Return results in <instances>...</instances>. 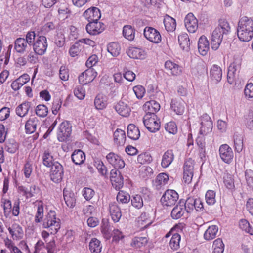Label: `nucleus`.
Listing matches in <instances>:
<instances>
[{"label": "nucleus", "mask_w": 253, "mask_h": 253, "mask_svg": "<svg viewBox=\"0 0 253 253\" xmlns=\"http://www.w3.org/2000/svg\"><path fill=\"white\" fill-rule=\"evenodd\" d=\"M237 36L242 42H249L253 37V20L247 16H243L239 20Z\"/></svg>", "instance_id": "f257e3e1"}, {"label": "nucleus", "mask_w": 253, "mask_h": 253, "mask_svg": "<svg viewBox=\"0 0 253 253\" xmlns=\"http://www.w3.org/2000/svg\"><path fill=\"white\" fill-rule=\"evenodd\" d=\"M60 226V220L57 218L55 211L50 210L43 220L42 227L47 229L51 234H55Z\"/></svg>", "instance_id": "f03ea898"}, {"label": "nucleus", "mask_w": 253, "mask_h": 253, "mask_svg": "<svg viewBox=\"0 0 253 253\" xmlns=\"http://www.w3.org/2000/svg\"><path fill=\"white\" fill-rule=\"evenodd\" d=\"M143 123L146 128L150 132L159 131L161 127L160 118L153 112H148L143 117Z\"/></svg>", "instance_id": "7ed1b4c3"}, {"label": "nucleus", "mask_w": 253, "mask_h": 253, "mask_svg": "<svg viewBox=\"0 0 253 253\" xmlns=\"http://www.w3.org/2000/svg\"><path fill=\"white\" fill-rule=\"evenodd\" d=\"M200 120L201 126L199 135L205 136L211 132L213 127L211 117L205 113L200 117Z\"/></svg>", "instance_id": "20e7f679"}, {"label": "nucleus", "mask_w": 253, "mask_h": 253, "mask_svg": "<svg viewBox=\"0 0 253 253\" xmlns=\"http://www.w3.org/2000/svg\"><path fill=\"white\" fill-rule=\"evenodd\" d=\"M50 170V180L56 183H60L63 179L64 175V169L61 164L55 162Z\"/></svg>", "instance_id": "39448f33"}, {"label": "nucleus", "mask_w": 253, "mask_h": 253, "mask_svg": "<svg viewBox=\"0 0 253 253\" xmlns=\"http://www.w3.org/2000/svg\"><path fill=\"white\" fill-rule=\"evenodd\" d=\"M72 132V126L68 121L63 122L59 126L57 137L60 142L66 141L70 136Z\"/></svg>", "instance_id": "423d86ee"}, {"label": "nucleus", "mask_w": 253, "mask_h": 253, "mask_svg": "<svg viewBox=\"0 0 253 253\" xmlns=\"http://www.w3.org/2000/svg\"><path fill=\"white\" fill-rule=\"evenodd\" d=\"M178 198L179 195L175 190L168 189L164 193L161 202L163 206L171 207L175 205Z\"/></svg>", "instance_id": "0eeeda50"}, {"label": "nucleus", "mask_w": 253, "mask_h": 253, "mask_svg": "<svg viewBox=\"0 0 253 253\" xmlns=\"http://www.w3.org/2000/svg\"><path fill=\"white\" fill-rule=\"evenodd\" d=\"M47 46V39L43 36H38L33 44L34 52L39 55H43L45 53Z\"/></svg>", "instance_id": "6e6552de"}, {"label": "nucleus", "mask_w": 253, "mask_h": 253, "mask_svg": "<svg viewBox=\"0 0 253 253\" xmlns=\"http://www.w3.org/2000/svg\"><path fill=\"white\" fill-rule=\"evenodd\" d=\"M18 193L22 196L24 197L26 199L35 196L39 192V188L35 184H32L29 187L23 185H18L17 187Z\"/></svg>", "instance_id": "1a4fd4ad"}, {"label": "nucleus", "mask_w": 253, "mask_h": 253, "mask_svg": "<svg viewBox=\"0 0 253 253\" xmlns=\"http://www.w3.org/2000/svg\"><path fill=\"white\" fill-rule=\"evenodd\" d=\"M144 37L150 42L158 43L161 42V35L160 32L151 27H146L143 31Z\"/></svg>", "instance_id": "9d476101"}, {"label": "nucleus", "mask_w": 253, "mask_h": 253, "mask_svg": "<svg viewBox=\"0 0 253 253\" xmlns=\"http://www.w3.org/2000/svg\"><path fill=\"white\" fill-rule=\"evenodd\" d=\"M219 156L225 163H231L234 158V153L232 148L227 144L221 145L219 149Z\"/></svg>", "instance_id": "9b49d317"}, {"label": "nucleus", "mask_w": 253, "mask_h": 253, "mask_svg": "<svg viewBox=\"0 0 253 253\" xmlns=\"http://www.w3.org/2000/svg\"><path fill=\"white\" fill-rule=\"evenodd\" d=\"M105 28L104 23L98 22V21L89 22L85 27L87 33L93 36L101 33L105 30Z\"/></svg>", "instance_id": "f8f14e48"}, {"label": "nucleus", "mask_w": 253, "mask_h": 253, "mask_svg": "<svg viewBox=\"0 0 253 253\" xmlns=\"http://www.w3.org/2000/svg\"><path fill=\"white\" fill-rule=\"evenodd\" d=\"M13 241H19L23 239L24 233L22 227L17 223L11 224L7 228Z\"/></svg>", "instance_id": "ddd939ff"}, {"label": "nucleus", "mask_w": 253, "mask_h": 253, "mask_svg": "<svg viewBox=\"0 0 253 253\" xmlns=\"http://www.w3.org/2000/svg\"><path fill=\"white\" fill-rule=\"evenodd\" d=\"M107 210L113 221L114 223L118 222L122 215L120 208L115 202H110L107 207Z\"/></svg>", "instance_id": "4468645a"}, {"label": "nucleus", "mask_w": 253, "mask_h": 253, "mask_svg": "<svg viewBox=\"0 0 253 253\" xmlns=\"http://www.w3.org/2000/svg\"><path fill=\"white\" fill-rule=\"evenodd\" d=\"M164 67L166 70L172 76H179L183 73L182 67L170 60L165 62Z\"/></svg>", "instance_id": "2eb2a0df"}, {"label": "nucleus", "mask_w": 253, "mask_h": 253, "mask_svg": "<svg viewBox=\"0 0 253 253\" xmlns=\"http://www.w3.org/2000/svg\"><path fill=\"white\" fill-rule=\"evenodd\" d=\"M110 181L113 187L116 190H120L124 185L123 177L121 172L116 169L110 171Z\"/></svg>", "instance_id": "dca6fc26"}, {"label": "nucleus", "mask_w": 253, "mask_h": 253, "mask_svg": "<svg viewBox=\"0 0 253 253\" xmlns=\"http://www.w3.org/2000/svg\"><path fill=\"white\" fill-rule=\"evenodd\" d=\"M97 75V73L94 69H88L79 76V82L81 84H86L92 82Z\"/></svg>", "instance_id": "f3484780"}, {"label": "nucleus", "mask_w": 253, "mask_h": 253, "mask_svg": "<svg viewBox=\"0 0 253 253\" xmlns=\"http://www.w3.org/2000/svg\"><path fill=\"white\" fill-rule=\"evenodd\" d=\"M184 24L188 31L191 33H195L198 27V20L192 13H189L185 17Z\"/></svg>", "instance_id": "a211bd4d"}, {"label": "nucleus", "mask_w": 253, "mask_h": 253, "mask_svg": "<svg viewBox=\"0 0 253 253\" xmlns=\"http://www.w3.org/2000/svg\"><path fill=\"white\" fill-rule=\"evenodd\" d=\"M83 16L88 22L98 21L101 18V12L99 8L96 7H91L86 10Z\"/></svg>", "instance_id": "6ab92c4d"}, {"label": "nucleus", "mask_w": 253, "mask_h": 253, "mask_svg": "<svg viewBox=\"0 0 253 253\" xmlns=\"http://www.w3.org/2000/svg\"><path fill=\"white\" fill-rule=\"evenodd\" d=\"M107 161L112 165L115 169H122L125 166V162L118 155L110 152L106 156Z\"/></svg>", "instance_id": "aec40b11"}, {"label": "nucleus", "mask_w": 253, "mask_h": 253, "mask_svg": "<svg viewBox=\"0 0 253 253\" xmlns=\"http://www.w3.org/2000/svg\"><path fill=\"white\" fill-rule=\"evenodd\" d=\"M224 34L219 31V29H215L212 32L211 39V46L213 50L218 49L223 39Z\"/></svg>", "instance_id": "412c9836"}, {"label": "nucleus", "mask_w": 253, "mask_h": 253, "mask_svg": "<svg viewBox=\"0 0 253 253\" xmlns=\"http://www.w3.org/2000/svg\"><path fill=\"white\" fill-rule=\"evenodd\" d=\"M186 213L185 208L183 204V200L181 199L173 208L170 215L173 219L176 220L182 217Z\"/></svg>", "instance_id": "4be33fe9"}, {"label": "nucleus", "mask_w": 253, "mask_h": 253, "mask_svg": "<svg viewBox=\"0 0 253 253\" xmlns=\"http://www.w3.org/2000/svg\"><path fill=\"white\" fill-rule=\"evenodd\" d=\"M151 223L152 222L149 218L148 214L146 212H143L138 217L135 226L138 230L141 231L147 228Z\"/></svg>", "instance_id": "5701e85b"}, {"label": "nucleus", "mask_w": 253, "mask_h": 253, "mask_svg": "<svg viewBox=\"0 0 253 253\" xmlns=\"http://www.w3.org/2000/svg\"><path fill=\"white\" fill-rule=\"evenodd\" d=\"M169 176L166 173L159 174L153 182V185L157 190L164 188L168 183Z\"/></svg>", "instance_id": "b1692460"}, {"label": "nucleus", "mask_w": 253, "mask_h": 253, "mask_svg": "<svg viewBox=\"0 0 253 253\" xmlns=\"http://www.w3.org/2000/svg\"><path fill=\"white\" fill-rule=\"evenodd\" d=\"M198 47L199 52L202 55L204 56L208 53L210 48L209 42L204 35L201 36L199 38Z\"/></svg>", "instance_id": "393cba45"}, {"label": "nucleus", "mask_w": 253, "mask_h": 253, "mask_svg": "<svg viewBox=\"0 0 253 253\" xmlns=\"http://www.w3.org/2000/svg\"><path fill=\"white\" fill-rule=\"evenodd\" d=\"M174 159L173 151L171 149L168 150L163 154L161 160V166L163 168H167L170 165Z\"/></svg>", "instance_id": "a878e982"}, {"label": "nucleus", "mask_w": 253, "mask_h": 253, "mask_svg": "<svg viewBox=\"0 0 253 253\" xmlns=\"http://www.w3.org/2000/svg\"><path fill=\"white\" fill-rule=\"evenodd\" d=\"M34 205L37 208L34 221L36 223H38L43 219L44 214L43 203L42 200H36L34 202Z\"/></svg>", "instance_id": "bb28decb"}, {"label": "nucleus", "mask_w": 253, "mask_h": 253, "mask_svg": "<svg viewBox=\"0 0 253 253\" xmlns=\"http://www.w3.org/2000/svg\"><path fill=\"white\" fill-rule=\"evenodd\" d=\"M129 57L133 59H144L145 57V51L141 48L130 47L126 51Z\"/></svg>", "instance_id": "cd10ccee"}, {"label": "nucleus", "mask_w": 253, "mask_h": 253, "mask_svg": "<svg viewBox=\"0 0 253 253\" xmlns=\"http://www.w3.org/2000/svg\"><path fill=\"white\" fill-rule=\"evenodd\" d=\"M222 71L221 68L217 65H213L210 70V77L215 83L220 81L222 78Z\"/></svg>", "instance_id": "c85d7f7f"}, {"label": "nucleus", "mask_w": 253, "mask_h": 253, "mask_svg": "<svg viewBox=\"0 0 253 253\" xmlns=\"http://www.w3.org/2000/svg\"><path fill=\"white\" fill-rule=\"evenodd\" d=\"M163 23L165 29L169 32H173L176 28V22L175 19L171 16L166 15L164 16Z\"/></svg>", "instance_id": "c756f323"}, {"label": "nucleus", "mask_w": 253, "mask_h": 253, "mask_svg": "<svg viewBox=\"0 0 253 253\" xmlns=\"http://www.w3.org/2000/svg\"><path fill=\"white\" fill-rule=\"evenodd\" d=\"M149 239L148 236L134 237L130 243L131 247L134 248H142L145 247L148 243Z\"/></svg>", "instance_id": "7c9ffc66"}, {"label": "nucleus", "mask_w": 253, "mask_h": 253, "mask_svg": "<svg viewBox=\"0 0 253 253\" xmlns=\"http://www.w3.org/2000/svg\"><path fill=\"white\" fill-rule=\"evenodd\" d=\"M3 243L5 248L9 251L8 253H24L9 237L5 238L3 239Z\"/></svg>", "instance_id": "2f4dec72"}, {"label": "nucleus", "mask_w": 253, "mask_h": 253, "mask_svg": "<svg viewBox=\"0 0 253 253\" xmlns=\"http://www.w3.org/2000/svg\"><path fill=\"white\" fill-rule=\"evenodd\" d=\"M127 134L130 139L136 140L140 136V132L138 127L133 124H130L127 126Z\"/></svg>", "instance_id": "473e14b6"}, {"label": "nucleus", "mask_w": 253, "mask_h": 253, "mask_svg": "<svg viewBox=\"0 0 253 253\" xmlns=\"http://www.w3.org/2000/svg\"><path fill=\"white\" fill-rule=\"evenodd\" d=\"M114 141L117 145H123L126 141V136L124 130L117 129L114 132Z\"/></svg>", "instance_id": "72a5a7b5"}, {"label": "nucleus", "mask_w": 253, "mask_h": 253, "mask_svg": "<svg viewBox=\"0 0 253 253\" xmlns=\"http://www.w3.org/2000/svg\"><path fill=\"white\" fill-rule=\"evenodd\" d=\"M100 231L104 238L110 239L112 237V234L110 230V224L108 219H102L100 225Z\"/></svg>", "instance_id": "f704fd0d"}, {"label": "nucleus", "mask_w": 253, "mask_h": 253, "mask_svg": "<svg viewBox=\"0 0 253 253\" xmlns=\"http://www.w3.org/2000/svg\"><path fill=\"white\" fill-rule=\"evenodd\" d=\"M180 46L183 50H188L190 48V42L188 34L186 33H181L178 37Z\"/></svg>", "instance_id": "c9c22d12"}, {"label": "nucleus", "mask_w": 253, "mask_h": 253, "mask_svg": "<svg viewBox=\"0 0 253 253\" xmlns=\"http://www.w3.org/2000/svg\"><path fill=\"white\" fill-rule=\"evenodd\" d=\"M94 105L98 110L105 109L107 105V97L103 94H98L94 99Z\"/></svg>", "instance_id": "e433bc0d"}, {"label": "nucleus", "mask_w": 253, "mask_h": 253, "mask_svg": "<svg viewBox=\"0 0 253 253\" xmlns=\"http://www.w3.org/2000/svg\"><path fill=\"white\" fill-rule=\"evenodd\" d=\"M71 158L75 164L81 165L84 162L85 155L84 153L81 150H76L73 152Z\"/></svg>", "instance_id": "4c0bfd02"}, {"label": "nucleus", "mask_w": 253, "mask_h": 253, "mask_svg": "<svg viewBox=\"0 0 253 253\" xmlns=\"http://www.w3.org/2000/svg\"><path fill=\"white\" fill-rule=\"evenodd\" d=\"M102 245L101 241L96 238H93L89 243V250L91 253H99L101 252Z\"/></svg>", "instance_id": "58836bf2"}, {"label": "nucleus", "mask_w": 253, "mask_h": 253, "mask_svg": "<svg viewBox=\"0 0 253 253\" xmlns=\"http://www.w3.org/2000/svg\"><path fill=\"white\" fill-rule=\"evenodd\" d=\"M218 231V228L217 226H210L204 234V238L207 241H210L214 239L216 236Z\"/></svg>", "instance_id": "ea45409f"}, {"label": "nucleus", "mask_w": 253, "mask_h": 253, "mask_svg": "<svg viewBox=\"0 0 253 253\" xmlns=\"http://www.w3.org/2000/svg\"><path fill=\"white\" fill-rule=\"evenodd\" d=\"M63 196L67 206L70 208H73L76 204V199L74 193L64 189Z\"/></svg>", "instance_id": "a19ab883"}, {"label": "nucleus", "mask_w": 253, "mask_h": 253, "mask_svg": "<svg viewBox=\"0 0 253 253\" xmlns=\"http://www.w3.org/2000/svg\"><path fill=\"white\" fill-rule=\"evenodd\" d=\"M28 46L27 42L25 41L24 38H17L14 43V49L18 53H23Z\"/></svg>", "instance_id": "79ce46f5"}, {"label": "nucleus", "mask_w": 253, "mask_h": 253, "mask_svg": "<svg viewBox=\"0 0 253 253\" xmlns=\"http://www.w3.org/2000/svg\"><path fill=\"white\" fill-rule=\"evenodd\" d=\"M38 120L36 118H30L26 123L25 128L26 133H34L37 128Z\"/></svg>", "instance_id": "37998d69"}, {"label": "nucleus", "mask_w": 253, "mask_h": 253, "mask_svg": "<svg viewBox=\"0 0 253 253\" xmlns=\"http://www.w3.org/2000/svg\"><path fill=\"white\" fill-rule=\"evenodd\" d=\"M135 31L130 25H125L123 27V35L124 37L129 41H132L135 38Z\"/></svg>", "instance_id": "c03bdc74"}, {"label": "nucleus", "mask_w": 253, "mask_h": 253, "mask_svg": "<svg viewBox=\"0 0 253 253\" xmlns=\"http://www.w3.org/2000/svg\"><path fill=\"white\" fill-rule=\"evenodd\" d=\"M94 166L97 169L98 172L104 177L107 176L108 170L104 164L103 162L98 158L94 160Z\"/></svg>", "instance_id": "a18cd8bd"}, {"label": "nucleus", "mask_w": 253, "mask_h": 253, "mask_svg": "<svg viewBox=\"0 0 253 253\" xmlns=\"http://www.w3.org/2000/svg\"><path fill=\"white\" fill-rule=\"evenodd\" d=\"M181 236L177 233L172 235L169 243L170 248L173 251L177 250L180 248Z\"/></svg>", "instance_id": "49530a36"}, {"label": "nucleus", "mask_w": 253, "mask_h": 253, "mask_svg": "<svg viewBox=\"0 0 253 253\" xmlns=\"http://www.w3.org/2000/svg\"><path fill=\"white\" fill-rule=\"evenodd\" d=\"M142 108L143 111H159L160 105L155 100H150L146 102Z\"/></svg>", "instance_id": "de8ad7c7"}, {"label": "nucleus", "mask_w": 253, "mask_h": 253, "mask_svg": "<svg viewBox=\"0 0 253 253\" xmlns=\"http://www.w3.org/2000/svg\"><path fill=\"white\" fill-rule=\"evenodd\" d=\"M216 29H219V31L222 34L227 35L230 32L231 27L227 21L225 19H220L218 26Z\"/></svg>", "instance_id": "09e8293b"}, {"label": "nucleus", "mask_w": 253, "mask_h": 253, "mask_svg": "<svg viewBox=\"0 0 253 253\" xmlns=\"http://www.w3.org/2000/svg\"><path fill=\"white\" fill-rule=\"evenodd\" d=\"M212 248V253H223L224 250V244L222 240L220 238L215 240L213 243Z\"/></svg>", "instance_id": "8fccbe9b"}, {"label": "nucleus", "mask_w": 253, "mask_h": 253, "mask_svg": "<svg viewBox=\"0 0 253 253\" xmlns=\"http://www.w3.org/2000/svg\"><path fill=\"white\" fill-rule=\"evenodd\" d=\"M107 50L113 56H117L120 53L121 47L118 43L112 42L108 45Z\"/></svg>", "instance_id": "3c124183"}, {"label": "nucleus", "mask_w": 253, "mask_h": 253, "mask_svg": "<svg viewBox=\"0 0 253 253\" xmlns=\"http://www.w3.org/2000/svg\"><path fill=\"white\" fill-rule=\"evenodd\" d=\"M234 142L235 151L237 152L242 151L243 148V136L238 134H235L234 135Z\"/></svg>", "instance_id": "603ef678"}, {"label": "nucleus", "mask_w": 253, "mask_h": 253, "mask_svg": "<svg viewBox=\"0 0 253 253\" xmlns=\"http://www.w3.org/2000/svg\"><path fill=\"white\" fill-rule=\"evenodd\" d=\"M43 164L47 167H50L54 164V159L48 151H45L42 156Z\"/></svg>", "instance_id": "864d4df0"}, {"label": "nucleus", "mask_w": 253, "mask_h": 253, "mask_svg": "<svg viewBox=\"0 0 253 253\" xmlns=\"http://www.w3.org/2000/svg\"><path fill=\"white\" fill-rule=\"evenodd\" d=\"M117 201L122 204H126L129 202L130 197L126 192L124 191H120L116 197Z\"/></svg>", "instance_id": "5fc2aeb1"}, {"label": "nucleus", "mask_w": 253, "mask_h": 253, "mask_svg": "<svg viewBox=\"0 0 253 253\" xmlns=\"http://www.w3.org/2000/svg\"><path fill=\"white\" fill-rule=\"evenodd\" d=\"M224 186L228 189L233 190L235 188L234 179L233 176L230 174H226L224 177Z\"/></svg>", "instance_id": "6e6d98bb"}, {"label": "nucleus", "mask_w": 253, "mask_h": 253, "mask_svg": "<svg viewBox=\"0 0 253 253\" xmlns=\"http://www.w3.org/2000/svg\"><path fill=\"white\" fill-rule=\"evenodd\" d=\"M216 193L214 191L209 190L205 194L206 202L209 205H213L215 202Z\"/></svg>", "instance_id": "4d7b16f0"}, {"label": "nucleus", "mask_w": 253, "mask_h": 253, "mask_svg": "<svg viewBox=\"0 0 253 253\" xmlns=\"http://www.w3.org/2000/svg\"><path fill=\"white\" fill-rule=\"evenodd\" d=\"M239 226L241 229L251 235H253V228L249 222L246 219H241L239 222Z\"/></svg>", "instance_id": "13d9d810"}, {"label": "nucleus", "mask_w": 253, "mask_h": 253, "mask_svg": "<svg viewBox=\"0 0 253 253\" xmlns=\"http://www.w3.org/2000/svg\"><path fill=\"white\" fill-rule=\"evenodd\" d=\"M183 204L185 208L186 213H190L194 209V202L193 198L189 197L186 201L183 200Z\"/></svg>", "instance_id": "bf43d9fd"}, {"label": "nucleus", "mask_w": 253, "mask_h": 253, "mask_svg": "<svg viewBox=\"0 0 253 253\" xmlns=\"http://www.w3.org/2000/svg\"><path fill=\"white\" fill-rule=\"evenodd\" d=\"M81 51V46L78 42L72 45L69 49V53L72 57L77 56Z\"/></svg>", "instance_id": "052dcab7"}, {"label": "nucleus", "mask_w": 253, "mask_h": 253, "mask_svg": "<svg viewBox=\"0 0 253 253\" xmlns=\"http://www.w3.org/2000/svg\"><path fill=\"white\" fill-rule=\"evenodd\" d=\"M237 71L234 69L233 66H229L227 73V81L230 84H232L235 82Z\"/></svg>", "instance_id": "680f3d73"}, {"label": "nucleus", "mask_w": 253, "mask_h": 253, "mask_svg": "<svg viewBox=\"0 0 253 253\" xmlns=\"http://www.w3.org/2000/svg\"><path fill=\"white\" fill-rule=\"evenodd\" d=\"M131 204L137 209L141 208L143 206V202L141 196L139 195L134 196L131 199Z\"/></svg>", "instance_id": "e2e57ef3"}, {"label": "nucleus", "mask_w": 253, "mask_h": 253, "mask_svg": "<svg viewBox=\"0 0 253 253\" xmlns=\"http://www.w3.org/2000/svg\"><path fill=\"white\" fill-rule=\"evenodd\" d=\"M112 234V241L115 243H118L120 240L124 238L125 236L123 232L118 229L113 230Z\"/></svg>", "instance_id": "0e129e2a"}, {"label": "nucleus", "mask_w": 253, "mask_h": 253, "mask_svg": "<svg viewBox=\"0 0 253 253\" xmlns=\"http://www.w3.org/2000/svg\"><path fill=\"white\" fill-rule=\"evenodd\" d=\"M23 171L25 177L26 178H29L33 171V165L32 163L30 161H27L24 165Z\"/></svg>", "instance_id": "69168bd1"}, {"label": "nucleus", "mask_w": 253, "mask_h": 253, "mask_svg": "<svg viewBox=\"0 0 253 253\" xmlns=\"http://www.w3.org/2000/svg\"><path fill=\"white\" fill-rule=\"evenodd\" d=\"M133 90L138 99H141L145 94V88L142 85H138L133 88Z\"/></svg>", "instance_id": "338daca9"}, {"label": "nucleus", "mask_w": 253, "mask_h": 253, "mask_svg": "<svg viewBox=\"0 0 253 253\" xmlns=\"http://www.w3.org/2000/svg\"><path fill=\"white\" fill-rule=\"evenodd\" d=\"M151 157L150 154L147 153H143L137 156V162L140 164H145L150 162Z\"/></svg>", "instance_id": "774afa93"}]
</instances>
